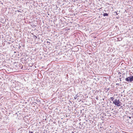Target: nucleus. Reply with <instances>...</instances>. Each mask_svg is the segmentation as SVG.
<instances>
[{
	"mask_svg": "<svg viewBox=\"0 0 133 133\" xmlns=\"http://www.w3.org/2000/svg\"><path fill=\"white\" fill-rule=\"evenodd\" d=\"M125 81L128 83L132 82L133 81V75L130 76L125 79Z\"/></svg>",
	"mask_w": 133,
	"mask_h": 133,
	"instance_id": "obj_1",
	"label": "nucleus"
},
{
	"mask_svg": "<svg viewBox=\"0 0 133 133\" xmlns=\"http://www.w3.org/2000/svg\"><path fill=\"white\" fill-rule=\"evenodd\" d=\"M113 103L115 105L118 107H119L121 105V104L117 102V99H116L113 102Z\"/></svg>",
	"mask_w": 133,
	"mask_h": 133,
	"instance_id": "obj_2",
	"label": "nucleus"
},
{
	"mask_svg": "<svg viewBox=\"0 0 133 133\" xmlns=\"http://www.w3.org/2000/svg\"><path fill=\"white\" fill-rule=\"evenodd\" d=\"M108 14L107 13H105L103 14V15L104 16H108Z\"/></svg>",
	"mask_w": 133,
	"mask_h": 133,
	"instance_id": "obj_3",
	"label": "nucleus"
},
{
	"mask_svg": "<svg viewBox=\"0 0 133 133\" xmlns=\"http://www.w3.org/2000/svg\"><path fill=\"white\" fill-rule=\"evenodd\" d=\"M117 102L118 103H119L120 104H121V103L120 102L119 100V99L117 100Z\"/></svg>",
	"mask_w": 133,
	"mask_h": 133,
	"instance_id": "obj_4",
	"label": "nucleus"
},
{
	"mask_svg": "<svg viewBox=\"0 0 133 133\" xmlns=\"http://www.w3.org/2000/svg\"><path fill=\"white\" fill-rule=\"evenodd\" d=\"M110 98L111 99V100L112 101H113V99H114V98L113 97H110Z\"/></svg>",
	"mask_w": 133,
	"mask_h": 133,
	"instance_id": "obj_5",
	"label": "nucleus"
},
{
	"mask_svg": "<svg viewBox=\"0 0 133 133\" xmlns=\"http://www.w3.org/2000/svg\"><path fill=\"white\" fill-rule=\"evenodd\" d=\"M78 97V96H77V95H76L75 96V97L74 98H75V99H77V97Z\"/></svg>",
	"mask_w": 133,
	"mask_h": 133,
	"instance_id": "obj_6",
	"label": "nucleus"
},
{
	"mask_svg": "<svg viewBox=\"0 0 133 133\" xmlns=\"http://www.w3.org/2000/svg\"><path fill=\"white\" fill-rule=\"evenodd\" d=\"M96 99H97V100H99V98L97 96L96 98Z\"/></svg>",
	"mask_w": 133,
	"mask_h": 133,
	"instance_id": "obj_7",
	"label": "nucleus"
},
{
	"mask_svg": "<svg viewBox=\"0 0 133 133\" xmlns=\"http://www.w3.org/2000/svg\"><path fill=\"white\" fill-rule=\"evenodd\" d=\"M34 37H35V39H36L37 38V37L35 35H34Z\"/></svg>",
	"mask_w": 133,
	"mask_h": 133,
	"instance_id": "obj_8",
	"label": "nucleus"
},
{
	"mask_svg": "<svg viewBox=\"0 0 133 133\" xmlns=\"http://www.w3.org/2000/svg\"><path fill=\"white\" fill-rule=\"evenodd\" d=\"M114 13H115L116 15H118V13H117V12H114Z\"/></svg>",
	"mask_w": 133,
	"mask_h": 133,
	"instance_id": "obj_9",
	"label": "nucleus"
},
{
	"mask_svg": "<svg viewBox=\"0 0 133 133\" xmlns=\"http://www.w3.org/2000/svg\"><path fill=\"white\" fill-rule=\"evenodd\" d=\"M29 133H33V132L29 131Z\"/></svg>",
	"mask_w": 133,
	"mask_h": 133,
	"instance_id": "obj_10",
	"label": "nucleus"
},
{
	"mask_svg": "<svg viewBox=\"0 0 133 133\" xmlns=\"http://www.w3.org/2000/svg\"><path fill=\"white\" fill-rule=\"evenodd\" d=\"M116 85H119V84H118H118L116 83Z\"/></svg>",
	"mask_w": 133,
	"mask_h": 133,
	"instance_id": "obj_11",
	"label": "nucleus"
},
{
	"mask_svg": "<svg viewBox=\"0 0 133 133\" xmlns=\"http://www.w3.org/2000/svg\"><path fill=\"white\" fill-rule=\"evenodd\" d=\"M47 43H50L49 42H48V41L47 42Z\"/></svg>",
	"mask_w": 133,
	"mask_h": 133,
	"instance_id": "obj_12",
	"label": "nucleus"
},
{
	"mask_svg": "<svg viewBox=\"0 0 133 133\" xmlns=\"http://www.w3.org/2000/svg\"><path fill=\"white\" fill-rule=\"evenodd\" d=\"M17 11H18V12H20V11H19V10H17Z\"/></svg>",
	"mask_w": 133,
	"mask_h": 133,
	"instance_id": "obj_13",
	"label": "nucleus"
},
{
	"mask_svg": "<svg viewBox=\"0 0 133 133\" xmlns=\"http://www.w3.org/2000/svg\"><path fill=\"white\" fill-rule=\"evenodd\" d=\"M119 73L121 74V73H120V72H119Z\"/></svg>",
	"mask_w": 133,
	"mask_h": 133,
	"instance_id": "obj_14",
	"label": "nucleus"
}]
</instances>
